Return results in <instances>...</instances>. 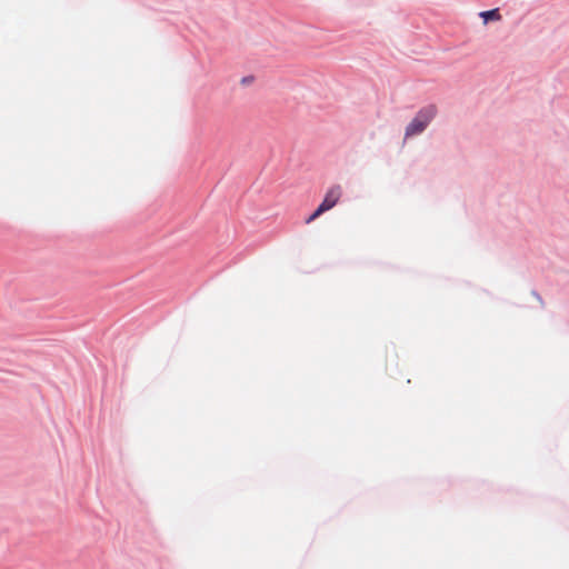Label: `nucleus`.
<instances>
[{"mask_svg": "<svg viewBox=\"0 0 569 569\" xmlns=\"http://www.w3.org/2000/svg\"><path fill=\"white\" fill-rule=\"evenodd\" d=\"M437 112L438 110L435 104H429L421 108L411 120V122L407 126L405 138H409L423 132L427 126L436 117Z\"/></svg>", "mask_w": 569, "mask_h": 569, "instance_id": "nucleus-1", "label": "nucleus"}, {"mask_svg": "<svg viewBox=\"0 0 569 569\" xmlns=\"http://www.w3.org/2000/svg\"><path fill=\"white\" fill-rule=\"evenodd\" d=\"M342 196V188L340 184H333L331 186L326 194L319 207L315 210L312 214H310L306 219V223L309 224L312 221H315L317 218H319L322 213L329 211L332 209L340 200Z\"/></svg>", "mask_w": 569, "mask_h": 569, "instance_id": "nucleus-2", "label": "nucleus"}, {"mask_svg": "<svg viewBox=\"0 0 569 569\" xmlns=\"http://www.w3.org/2000/svg\"><path fill=\"white\" fill-rule=\"evenodd\" d=\"M479 16L483 19L485 23H488L490 20H493V21L501 20V14L499 12V9L482 11V12H480Z\"/></svg>", "mask_w": 569, "mask_h": 569, "instance_id": "nucleus-3", "label": "nucleus"}]
</instances>
